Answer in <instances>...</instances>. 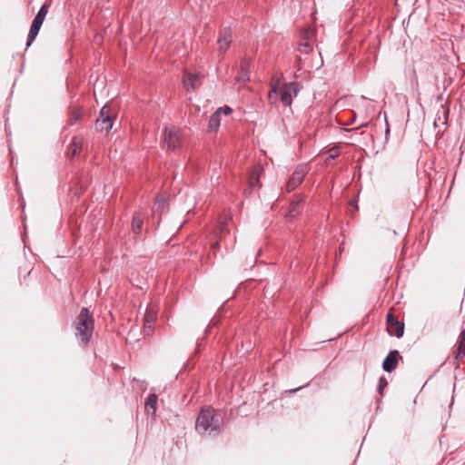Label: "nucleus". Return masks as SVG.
Instances as JSON below:
<instances>
[{
    "mask_svg": "<svg viewBox=\"0 0 465 465\" xmlns=\"http://www.w3.org/2000/svg\"><path fill=\"white\" fill-rule=\"evenodd\" d=\"M73 328L80 346L86 347L92 339L94 329V316L87 308L81 309L73 322Z\"/></svg>",
    "mask_w": 465,
    "mask_h": 465,
    "instance_id": "1",
    "label": "nucleus"
},
{
    "mask_svg": "<svg viewBox=\"0 0 465 465\" xmlns=\"http://www.w3.org/2000/svg\"><path fill=\"white\" fill-rule=\"evenodd\" d=\"M223 418L212 407L202 408L195 423V429L200 433L208 432L209 435H217L221 431Z\"/></svg>",
    "mask_w": 465,
    "mask_h": 465,
    "instance_id": "2",
    "label": "nucleus"
},
{
    "mask_svg": "<svg viewBox=\"0 0 465 465\" xmlns=\"http://www.w3.org/2000/svg\"><path fill=\"white\" fill-rule=\"evenodd\" d=\"M114 117L111 108L104 105L99 113V117L96 120L95 126L99 131L109 132L113 127Z\"/></svg>",
    "mask_w": 465,
    "mask_h": 465,
    "instance_id": "3",
    "label": "nucleus"
},
{
    "mask_svg": "<svg viewBox=\"0 0 465 465\" xmlns=\"http://www.w3.org/2000/svg\"><path fill=\"white\" fill-rule=\"evenodd\" d=\"M182 135L179 129L175 127H166L164 129V144L168 150L174 151L180 147Z\"/></svg>",
    "mask_w": 465,
    "mask_h": 465,
    "instance_id": "4",
    "label": "nucleus"
},
{
    "mask_svg": "<svg viewBox=\"0 0 465 465\" xmlns=\"http://www.w3.org/2000/svg\"><path fill=\"white\" fill-rule=\"evenodd\" d=\"M315 36V29L307 27L301 33V44L299 51L302 54H309L313 50L312 41Z\"/></svg>",
    "mask_w": 465,
    "mask_h": 465,
    "instance_id": "5",
    "label": "nucleus"
},
{
    "mask_svg": "<svg viewBox=\"0 0 465 465\" xmlns=\"http://www.w3.org/2000/svg\"><path fill=\"white\" fill-rule=\"evenodd\" d=\"M387 331L391 336L401 338L404 333V322H400L396 317L389 312L386 317Z\"/></svg>",
    "mask_w": 465,
    "mask_h": 465,
    "instance_id": "6",
    "label": "nucleus"
},
{
    "mask_svg": "<svg viewBox=\"0 0 465 465\" xmlns=\"http://www.w3.org/2000/svg\"><path fill=\"white\" fill-rule=\"evenodd\" d=\"M305 176H306L305 167L298 166L292 173V174L290 177V179L288 180V182L286 183L285 191L287 193L292 192L296 187H298L302 183Z\"/></svg>",
    "mask_w": 465,
    "mask_h": 465,
    "instance_id": "7",
    "label": "nucleus"
},
{
    "mask_svg": "<svg viewBox=\"0 0 465 465\" xmlns=\"http://www.w3.org/2000/svg\"><path fill=\"white\" fill-rule=\"evenodd\" d=\"M399 360H402L397 350L391 351L382 362V369L386 372H391L397 368Z\"/></svg>",
    "mask_w": 465,
    "mask_h": 465,
    "instance_id": "8",
    "label": "nucleus"
},
{
    "mask_svg": "<svg viewBox=\"0 0 465 465\" xmlns=\"http://www.w3.org/2000/svg\"><path fill=\"white\" fill-rule=\"evenodd\" d=\"M232 42V31L231 28L226 27L223 29L219 35L217 44L220 53H225Z\"/></svg>",
    "mask_w": 465,
    "mask_h": 465,
    "instance_id": "9",
    "label": "nucleus"
},
{
    "mask_svg": "<svg viewBox=\"0 0 465 465\" xmlns=\"http://www.w3.org/2000/svg\"><path fill=\"white\" fill-rule=\"evenodd\" d=\"M203 75L201 74H192L185 72L183 74V84L187 90L196 89L200 83Z\"/></svg>",
    "mask_w": 465,
    "mask_h": 465,
    "instance_id": "10",
    "label": "nucleus"
},
{
    "mask_svg": "<svg viewBox=\"0 0 465 465\" xmlns=\"http://www.w3.org/2000/svg\"><path fill=\"white\" fill-rule=\"evenodd\" d=\"M84 143V138L80 135H75L72 138L68 147L67 154L71 158H74L79 155L82 151Z\"/></svg>",
    "mask_w": 465,
    "mask_h": 465,
    "instance_id": "11",
    "label": "nucleus"
},
{
    "mask_svg": "<svg viewBox=\"0 0 465 465\" xmlns=\"http://www.w3.org/2000/svg\"><path fill=\"white\" fill-rule=\"evenodd\" d=\"M302 203L303 198L302 197L292 201L289 205L285 217L290 221L295 219L302 210Z\"/></svg>",
    "mask_w": 465,
    "mask_h": 465,
    "instance_id": "12",
    "label": "nucleus"
},
{
    "mask_svg": "<svg viewBox=\"0 0 465 465\" xmlns=\"http://www.w3.org/2000/svg\"><path fill=\"white\" fill-rule=\"evenodd\" d=\"M260 170H252L249 176L248 188L244 191L245 194H251L253 191L261 187Z\"/></svg>",
    "mask_w": 465,
    "mask_h": 465,
    "instance_id": "13",
    "label": "nucleus"
},
{
    "mask_svg": "<svg viewBox=\"0 0 465 465\" xmlns=\"http://www.w3.org/2000/svg\"><path fill=\"white\" fill-rule=\"evenodd\" d=\"M168 208V201L164 195H159L156 197L153 206V213L155 214L162 215V213Z\"/></svg>",
    "mask_w": 465,
    "mask_h": 465,
    "instance_id": "14",
    "label": "nucleus"
},
{
    "mask_svg": "<svg viewBox=\"0 0 465 465\" xmlns=\"http://www.w3.org/2000/svg\"><path fill=\"white\" fill-rule=\"evenodd\" d=\"M155 313L153 312H147L144 315V323H143V333L145 336H149L153 333V323L155 320Z\"/></svg>",
    "mask_w": 465,
    "mask_h": 465,
    "instance_id": "15",
    "label": "nucleus"
},
{
    "mask_svg": "<svg viewBox=\"0 0 465 465\" xmlns=\"http://www.w3.org/2000/svg\"><path fill=\"white\" fill-rule=\"evenodd\" d=\"M143 214L141 212H135L132 220V231L134 234H140L143 224Z\"/></svg>",
    "mask_w": 465,
    "mask_h": 465,
    "instance_id": "16",
    "label": "nucleus"
},
{
    "mask_svg": "<svg viewBox=\"0 0 465 465\" xmlns=\"http://www.w3.org/2000/svg\"><path fill=\"white\" fill-rule=\"evenodd\" d=\"M455 359L461 360L465 358V331H462L458 338V348L454 351Z\"/></svg>",
    "mask_w": 465,
    "mask_h": 465,
    "instance_id": "17",
    "label": "nucleus"
},
{
    "mask_svg": "<svg viewBox=\"0 0 465 465\" xmlns=\"http://www.w3.org/2000/svg\"><path fill=\"white\" fill-rule=\"evenodd\" d=\"M157 400H158V397L155 393L149 394V396L145 401V404H144V410L147 413H151L152 415L155 414Z\"/></svg>",
    "mask_w": 465,
    "mask_h": 465,
    "instance_id": "18",
    "label": "nucleus"
},
{
    "mask_svg": "<svg viewBox=\"0 0 465 465\" xmlns=\"http://www.w3.org/2000/svg\"><path fill=\"white\" fill-rule=\"evenodd\" d=\"M42 25L39 24L32 22L28 35H27V41H26V46H30L32 43L35 41V37L37 36L39 30Z\"/></svg>",
    "mask_w": 465,
    "mask_h": 465,
    "instance_id": "19",
    "label": "nucleus"
},
{
    "mask_svg": "<svg viewBox=\"0 0 465 465\" xmlns=\"http://www.w3.org/2000/svg\"><path fill=\"white\" fill-rule=\"evenodd\" d=\"M48 8H49V5H47V4L43 5L41 6V8L39 9L38 13L36 14V15L35 16L33 22L42 25L47 13H48Z\"/></svg>",
    "mask_w": 465,
    "mask_h": 465,
    "instance_id": "20",
    "label": "nucleus"
},
{
    "mask_svg": "<svg viewBox=\"0 0 465 465\" xmlns=\"http://www.w3.org/2000/svg\"><path fill=\"white\" fill-rule=\"evenodd\" d=\"M281 101L285 106H290L292 104V94L289 85H285L283 91L282 92Z\"/></svg>",
    "mask_w": 465,
    "mask_h": 465,
    "instance_id": "21",
    "label": "nucleus"
},
{
    "mask_svg": "<svg viewBox=\"0 0 465 465\" xmlns=\"http://www.w3.org/2000/svg\"><path fill=\"white\" fill-rule=\"evenodd\" d=\"M220 124L221 114L217 111H215L209 120L208 127L210 130H216L220 126Z\"/></svg>",
    "mask_w": 465,
    "mask_h": 465,
    "instance_id": "22",
    "label": "nucleus"
},
{
    "mask_svg": "<svg viewBox=\"0 0 465 465\" xmlns=\"http://www.w3.org/2000/svg\"><path fill=\"white\" fill-rule=\"evenodd\" d=\"M441 113L442 116L439 115L437 119L434 121L435 127L438 126L439 123H440L442 125H445L447 124L448 115H449V109L441 106Z\"/></svg>",
    "mask_w": 465,
    "mask_h": 465,
    "instance_id": "23",
    "label": "nucleus"
},
{
    "mask_svg": "<svg viewBox=\"0 0 465 465\" xmlns=\"http://www.w3.org/2000/svg\"><path fill=\"white\" fill-rule=\"evenodd\" d=\"M82 117V111L79 108H75L71 112L69 118V124H74L80 121Z\"/></svg>",
    "mask_w": 465,
    "mask_h": 465,
    "instance_id": "24",
    "label": "nucleus"
},
{
    "mask_svg": "<svg viewBox=\"0 0 465 465\" xmlns=\"http://www.w3.org/2000/svg\"><path fill=\"white\" fill-rule=\"evenodd\" d=\"M328 154H329V156H328L327 160L337 158L340 155V146L335 145V146H332L331 148H330L328 150Z\"/></svg>",
    "mask_w": 465,
    "mask_h": 465,
    "instance_id": "25",
    "label": "nucleus"
},
{
    "mask_svg": "<svg viewBox=\"0 0 465 465\" xmlns=\"http://www.w3.org/2000/svg\"><path fill=\"white\" fill-rule=\"evenodd\" d=\"M387 385H388V381H387L386 378L381 377L379 380L378 387H377V391L381 395H382V391Z\"/></svg>",
    "mask_w": 465,
    "mask_h": 465,
    "instance_id": "26",
    "label": "nucleus"
},
{
    "mask_svg": "<svg viewBox=\"0 0 465 465\" xmlns=\"http://www.w3.org/2000/svg\"><path fill=\"white\" fill-rule=\"evenodd\" d=\"M220 114H223L225 115H229L232 113V109L228 106V105H225V106H223V107H220L216 110Z\"/></svg>",
    "mask_w": 465,
    "mask_h": 465,
    "instance_id": "27",
    "label": "nucleus"
},
{
    "mask_svg": "<svg viewBox=\"0 0 465 465\" xmlns=\"http://www.w3.org/2000/svg\"><path fill=\"white\" fill-rule=\"evenodd\" d=\"M238 81L245 82L249 80V71L241 69L240 74L237 78Z\"/></svg>",
    "mask_w": 465,
    "mask_h": 465,
    "instance_id": "28",
    "label": "nucleus"
},
{
    "mask_svg": "<svg viewBox=\"0 0 465 465\" xmlns=\"http://www.w3.org/2000/svg\"><path fill=\"white\" fill-rule=\"evenodd\" d=\"M222 236L220 237L219 241H215L214 242L212 243V249L215 252L217 250H219L220 248V242L223 241V238H225V235H224V231L223 229L222 230Z\"/></svg>",
    "mask_w": 465,
    "mask_h": 465,
    "instance_id": "29",
    "label": "nucleus"
},
{
    "mask_svg": "<svg viewBox=\"0 0 465 465\" xmlns=\"http://www.w3.org/2000/svg\"><path fill=\"white\" fill-rule=\"evenodd\" d=\"M249 67H250V60L249 59H242V62H241V69L243 70H247L249 71Z\"/></svg>",
    "mask_w": 465,
    "mask_h": 465,
    "instance_id": "30",
    "label": "nucleus"
},
{
    "mask_svg": "<svg viewBox=\"0 0 465 465\" xmlns=\"http://www.w3.org/2000/svg\"><path fill=\"white\" fill-rule=\"evenodd\" d=\"M276 96H277V87L275 85H273L272 87V90L269 93V99L270 100L275 99Z\"/></svg>",
    "mask_w": 465,
    "mask_h": 465,
    "instance_id": "31",
    "label": "nucleus"
},
{
    "mask_svg": "<svg viewBox=\"0 0 465 465\" xmlns=\"http://www.w3.org/2000/svg\"><path fill=\"white\" fill-rule=\"evenodd\" d=\"M366 125H367V124H361V126L363 127V126H366Z\"/></svg>",
    "mask_w": 465,
    "mask_h": 465,
    "instance_id": "32",
    "label": "nucleus"
}]
</instances>
